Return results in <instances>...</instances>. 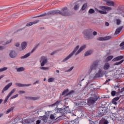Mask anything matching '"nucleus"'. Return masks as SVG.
<instances>
[{
	"label": "nucleus",
	"mask_w": 124,
	"mask_h": 124,
	"mask_svg": "<svg viewBox=\"0 0 124 124\" xmlns=\"http://www.w3.org/2000/svg\"><path fill=\"white\" fill-rule=\"evenodd\" d=\"M67 10V7H64L62 9V12L60 10H53L48 12L47 14L45 13L37 16H34L33 18H39L40 17H44L47 16V15H62V16H69V13L68 12H65Z\"/></svg>",
	"instance_id": "obj_1"
},
{
	"label": "nucleus",
	"mask_w": 124,
	"mask_h": 124,
	"mask_svg": "<svg viewBox=\"0 0 124 124\" xmlns=\"http://www.w3.org/2000/svg\"><path fill=\"white\" fill-rule=\"evenodd\" d=\"M100 96L98 95H94V96L90 97L87 99V105L90 107H93L94 103L97 101Z\"/></svg>",
	"instance_id": "obj_2"
},
{
	"label": "nucleus",
	"mask_w": 124,
	"mask_h": 124,
	"mask_svg": "<svg viewBox=\"0 0 124 124\" xmlns=\"http://www.w3.org/2000/svg\"><path fill=\"white\" fill-rule=\"evenodd\" d=\"M99 8L100 9H101V10H99L97 8H96L95 11H96V12H98V13H100V14H103L104 15L107 14V11H110V10H112V8L107 6H100L99 7Z\"/></svg>",
	"instance_id": "obj_3"
},
{
	"label": "nucleus",
	"mask_w": 124,
	"mask_h": 124,
	"mask_svg": "<svg viewBox=\"0 0 124 124\" xmlns=\"http://www.w3.org/2000/svg\"><path fill=\"white\" fill-rule=\"evenodd\" d=\"M83 33L84 34V37L86 40H90V39H93V35H92L91 29L84 31Z\"/></svg>",
	"instance_id": "obj_4"
},
{
	"label": "nucleus",
	"mask_w": 124,
	"mask_h": 124,
	"mask_svg": "<svg viewBox=\"0 0 124 124\" xmlns=\"http://www.w3.org/2000/svg\"><path fill=\"white\" fill-rule=\"evenodd\" d=\"M79 47V46H76L73 51L68 56H67L62 60V62H66V61L69 60V59H70V58H71V57H72V56H73V55H74V54H75V53H76V52L78 51Z\"/></svg>",
	"instance_id": "obj_5"
},
{
	"label": "nucleus",
	"mask_w": 124,
	"mask_h": 124,
	"mask_svg": "<svg viewBox=\"0 0 124 124\" xmlns=\"http://www.w3.org/2000/svg\"><path fill=\"white\" fill-rule=\"evenodd\" d=\"M107 108H99V117H102L107 113Z\"/></svg>",
	"instance_id": "obj_6"
},
{
	"label": "nucleus",
	"mask_w": 124,
	"mask_h": 124,
	"mask_svg": "<svg viewBox=\"0 0 124 124\" xmlns=\"http://www.w3.org/2000/svg\"><path fill=\"white\" fill-rule=\"evenodd\" d=\"M98 63H99V61L98 60H96L93 62V63L90 66V70H95L97 66H98Z\"/></svg>",
	"instance_id": "obj_7"
},
{
	"label": "nucleus",
	"mask_w": 124,
	"mask_h": 124,
	"mask_svg": "<svg viewBox=\"0 0 124 124\" xmlns=\"http://www.w3.org/2000/svg\"><path fill=\"white\" fill-rule=\"evenodd\" d=\"M104 71H102L101 69H99L98 71V73H96L95 75L94 78H100V77H103V75L105 74Z\"/></svg>",
	"instance_id": "obj_8"
},
{
	"label": "nucleus",
	"mask_w": 124,
	"mask_h": 124,
	"mask_svg": "<svg viewBox=\"0 0 124 124\" xmlns=\"http://www.w3.org/2000/svg\"><path fill=\"white\" fill-rule=\"evenodd\" d=\"M41 66H44L48 62V59H47V57L42 56L41 57V60L40 61Z\"/></svg>",
	"instance_id": "obj_9"
},
{
	"label": "nucleus",
	"mask_w": 124,
	"mask_h": 124,
	"mask_svg": "<svg viewBox=\"0 0 124 124\" xmlns=\"http://www.w3.org/2000/svg\"><path fill=\"white\" fill-rule=\"evenodd\" d=\"M16 92V89L14 88L8 94L6 98L5 99L4 101V104H5L7 102V100H8V99L9 98V97L12 95L13 93H14Z\"/></svg>",
	"instance_id": "obj_10"
},
{
	"label": "nucleus",
	"mask_w": 124,
	"mask_h": 124,
	"mask_svg": "<svg viewBox=\"0 0 124 124\" xmlns=\"http://www.w3.org/2000/svg\"><path fill=\"white\" fill-rule=\"evenodd\" d=\"M106 3V5L108 6L115 7L116 4H115V2L111 0H104Z\"/></svg>",
	"instance_id": "obj_11"
},
{
	"label": "nucleus",
	"mask_w": 124,
	"mask_h": 124,
	"mask_svg": "<svg viewBox=\"0 0 124 124\" xmlns=\"http://www.w3.org/2000/svg\"><path fill=\"white\" fill-rule=\"evenodd\" d=\"M112 37L110 36H106L105 37H99L97 38V40L98 41H105V40H109V39H111Z\"/></svg>",
	"instance_id": "obj_12"
},
{
	"label": "nucleus",
	"mask_w": 124,
	"mask_h": 124,
	"mask_svg": "<svg viewBox=\"0 0 124 124\" xmlns=\"http://www.w3.org/2000/svg\"><path fill=\"white\" fill-rule=\"evenodd\" d=\"M115 90H117V92L119 94L122 93L124 92V87H123L122 89H120V84H118L117 85L114 86Z\"/></svg>",
	"instance_id": "obj_13"
},
{
	"label": "nucleus",
	"mask_w": 124,
	"mask_h": 124,
	"mask_svg": "<svg viewBox=\"0 0 124 124\" xmlns=\"http://www.w3.org/2000/svg\"><path fill=\"white\" fill-rule=\"evenodd\" d=\"M57 113H62V116H60L59 117L56 118L57 121H61V120H62V116H64V113L62 112V108L57 109Z\"/></svg>",
	"instance_id": "obj_14"
},
{
	"label": "nucleus",
	"mask_w": 124,
	"mask_h": 124,
	"mask_svg": "<svg viewBox=\"0 0 124 124\" xmlns=\"http://www.w3.org/2000/svg\"><path fill=\"white\" fill-rule=\"evenodd\" d=\"M9 56L11 59H15L17 57V53L14 50H11L9 53Z\"/></svg>",
	"instance_id": "obj_15"
},
{
	"label": "nucleus",
	"mask_w": 124,
	"mask_h": 124,
	"mask_svg": "<svg viewBox=\"0 0 124 124\" xmlns=\"http://www.w3.org/2000/svg\"><path fill=\"white\" fill-rule=\"evenodd\" d=\"M109 124V121L105 118H102L99 122V124Z\"/></svg>",
	"instance_id": "obj_16"
},
{
	"label": "nucleus",
	"mask_w": 124,
	"mask_h": 124,
	"mask_svg": "<svg viewBox=\"0 0 124 124\" xmlns=\"http://www.w3.org/2000/svg\"><path fill=\"white\" fill-rule=\"evenodd\" d=\"M12 86V82H10L9 84H8L5 87H4L3 90H2V93H3L5 91H7L8 89H9V87H11Z\"/></svg>",
	"instance_id": "obj_17"
},
{
	"label": "nucleus",
	"mask_w": 124,
	"mask_h": 124,
	"mask_svg": "<svg viewBox=\"0 0 124 124\" xmlns=\"http://www.w3.org/2000/svg\"><path fill=\"white\" fill-rule=\"evenodd\" d=\"M124 8L123 6H119L117 8V14L120 15V14H123L124 12Z\"/></svg>",
	"instance_id": "obj_18"
},
{
	"label": "nucleus",
	"mask_w": 124,
	"mask_h": 124,
	"mask_svg": "<svg viewBox=\"0 0 124 124\" xmlns=\"http://www.w3.org/2000/svg\"><path fill=\"white\" fill-rule=\"evenodd\" d=\"M85 48H86V45H83L78 50V51L77 52V53H76L75 54V56H77V55H78L79 54H80V53H81V51L83 50L84 49H85Z\"/></svg>",
	"instance_id": "obj_19"
},
{
	"label": "nucleus",
	"mask_w": 124,
	"mask_h": 124,
	"mask_svg": "<svg viewBox=\"0 0 124 124\" xmlns=\"http://www.w3.org/2000/svg\"><path fill=\"white\" fill-rule=\"evenodd\" d=\"M120 98H121V97H116L114 98L112 100L111 103H112V104H114V105H117V101H118V100H119Z\"/></svg>",
	"instance_id": "obj_20"
},
{
	"label": "nucleus",
	"mask_w": 124,
	"mask_h": 124,
	"mask_svg": "<svg viewBox=\"0 0 124 124\" xmlns=\"http://www.w3.org/2000/svg\"><path fill=\"white\" fill-rule=\"evenodd\" d=\"M31 84H23L21 83H16V86H17V87H29V86H31Z\"/></svg>",
	"instance_id": "obj_21"
},
{
	"label": "nucleus",
	"mask_w": 124,
	"mask_h": 124,
	"mask_svg": "<svg viewBox=\"0 0 124 124\" xmlns=\"http://www.w3.org/2000/svg\"><path fill=\"white\" fill-rule=\"evenodd\" d=\"M123 59H124L123 56H119L114 58L112 60V62H118V61H121V60H123Z\"/></svg>",
	"instance_id": "obj_22"
},
{
	"label": "nucleus",
	"mask_w": 124,
	"mask_h": 124,
	"mask_svg": "<svg viewBox=\"0 0 124 124\" xmlns=\"http://www.w3.org/2000/svg\"><path fill=\"white\" fill-rule=\"evenodd\" d=\"M123 28H124V26H121L117 28L115 31V32L114 33L115 35H117V34H119V33L121 32V31H122V30H123Z\"/></svg>",
	"instance_id": "obj_23"
},
{
	"label": "nucleus",
	"mask_w": 124,
	"mask_h": 124,
	"mask_svg": "<svg viewBox=\"0 0 124 124\" xmlns=\"http://www.w3.org/2000/svg\"><path fill=\"white\" fill-rule=\"evenodd\" d=\"M41 120L43 121L44 124H46L48 121V117H47V116L46 115H44L43 116H41Z\"/></svg>",
	"instance_id": "obj_24"
},
{
	"label": "nucleus",
	"mask_w": 124,
	"mask_h": 124,
	"mask_svg": "<svg viewBox=\"0 0 124 124\" xmlns=\"http://www.w3.org/2000/svg\"><path fill=\"white\" fill-rule=\"evenodd\" d=\"M39 22V20H36L33 21V22H29L27 24V27H31V26H32V25H34V24H37V23Z\"/></svg>",
	"instance_id": "obj_25"
},
{
	"label": "nucleus",
	"mask_w": 124,
	"mask_h": 124,
	"mask_svg": "<svg viewBox=\"0 0 124 124\" xmlns=\"http://www.w3.org/2000/svg\"><path fill=\"white\" fill-rule=\"evenodd\" d=\"M93 51L92 50H89L87 51V52H86L84 53L85 57H88V56H91V55H92V54H93Z\"/></svg>",
	"instance_id": "obj_26"
},
{
	"label": "nucleus",
	"mask_w": 124,
	"mask_h": 124,
	"mask_svg": "<svg viewBox=\"0 0 124 124\" xmlns=\"http://www.w3.org/2000/svg\"><path fill=\"white\" fill-rule=\"evenodd\" d=\"M26 99H28V100H37L38 98L35 97H30V96H26Z\"/></svg>",
	"instance_id": "obj_27"
},
{
	"label": "nucleus",
	"mask_w": 124,
	"mask_h": 124,
	"mask_svg": "<svg viewBox=\"0 0 124 124\" xmlns=\"http://www.w3.org/2000/svg\"><path fill=\"white\" fill-rule=\"evenodd\" d=\"M27 42H24L23 43H21V48H22V50H25V49H26V48L27 47Z\"/></svg>",
	"instance_id": "obj_28"
},
{
	"label": "nucleus",
	"mask_w": 124,
	"mask_h": 124,
	"mask_svg": "<svg viewBox=\"0 0 124 124\" xmlns=\"http://www.w3.org/2000/svg\"><path fill=\"white\" fill-rule=\"evenodd\" d=\"M69 91V90H68V89H67L64 90L63 92L62 93V95H64V96H66V95H68L67 93Z\"/></svg>",
	"instance_id": "obj_29"
},
{
	"label": "nucleus",
	"mask_w": 124,
	"mask_h": 124,
	"mask_svg": "<svg viewBox=\"0 0 124 124\" xmlns=\"http://www.w3.org/2000/svg\"><path fill=\"white\" fill-rule=\"evenodd\" d=\"M109 67H110V65L108 63H106L104 65V69H105V70H107V69H108Z\"/></svg>",
	"instance_id": "obj_30"
},
{
	"label": "nucleus",
	"mask_w": 124,
	"mask_h": 124,
	"mask_svg": "<svg viewBox=\"0 0 124 124\" xmlns=\"http://www.w3.org/2000/svg\"><path fill=\"white\" fill-rule=\"evenodd\" d=\"M31 56V53H28L26 54H25L23 56H21L20 57L21 59H27V58H28V57H30Z\"/></svg>",
	"instance_id": "obj_31"
},
{
	"label": "nucleus",
	"mask_w": 124,
	"mask_h": 124,
	"mask_svg": "<svg viewBox=\"0 0 124 124\" xmlns=\"http://www.w3.org/2000/svg\"><path fill=\"white\" fill-rule=\"evenodd\" d=\"M87 6H88V3H84L81 7V10L82 11H84V10H85V9L87 8Z\"/></svg>",
	"instance_id": "obj_32"
},
{
	"label": "nucleus",
	"mask_w": 124,
	"mask_h": 124,
	"mask_svg": "<svg viewBox=\"0 0 124 124\" xmlns=\"http://www.w3.org/2000/svg\"><path fill=\"white\" fill-rule=\"evenodd\" d=\"M80 7V5L79 4H77L75 5L74 7V10L77 11L78 9H79V8Z\"/></svg>",
	"instance_id": "obj_33"
},
{
	"label": "nucleus",
	"mask_w": 124,
	"mask_h": 124,
	"mask_svg": "<svg viewBox=\"0 0 124 124\" xmlns=\"http://www.w3.org/2000/svg\"><path fill=\"white\" fill-rule=\"evenodd\" d=\"M25 70V68L23 67H20L17 69V72H21L22 71H24Z\"/></svg>",
	"instance_id": "obj_34"
},
{
	"label": "nucleus",
	"mask_w": 124,
	"mask_h": 124,
	"mask_svg": "<svg viewBox=\"0 0 124 124\" xmlns=\"http://www.w3.org/2000/svg\"><path fill=\"white\" fill-rule=\"evenodd\" d=\"M113 58V56H109L106 59V62H109V61H111V60H112Z\"/></svg>",
	"instance_id": "obj_35"
},
{
	"label": "nucleus",
	"mask_w": 124,
	"mask_h": 124,
	"mask_svg": "<svg viewBox=\"0 0 124 124\" xmlns=\"http://www.w3.org/2000/svg\"><path fill=\"white\" fill-rule=\"evenodd\" d=\"M60 102H61V101L58 100L55 103L51 105V106H58V105H59V104H60Z\"/></svg>",
	"instance_id": "obj_36"
},
{
	"label": "nucleus",
	"mask_w": 124,
	"mask_h": 124,
	"mask_svg": "<svg viewBox=\"0 0 124 124\" xmlns=\"http://www.w3.org/2000/svg\"><path fill=\"white\" fill-rule=\"evenodd\" d=\"M124 62V60H122L119 62H116V63H114V65H119V64L123 63Z\"/></svg>",
	"instance_id": "obj_37"
},
{
	"label": "nucleus",
	"mask_w": 124,
	"mask_h": 124,
	"mask_svg": "<svg viewBox=\"0 0 124 124\" xmlns=\"http://www.w3.org/2000/svg\"><path fill=\"white\" fill-rule=\"evenodd\" d=\"M39 46V44H37L31 51V53H32L34 52L35 50L37 48V47Z\"/></svg>",
	"instance_id": "obj_38"
},
{
	"label": "nucleus",
	"mask_w": 124,
	"mask_h": 124,
	"mask_svg": "<svg viewBox=\"0 0 124 124\" xmlns=\"http://www.w3.org/2000/svg\"><path fill=\"white\" fill-rule=\"evenodd\" d=\"M69 124H77L78 122H76V120L71 121L69 123Z\"/></svg>",
	"instance_id": "obj_39"
},
{
	"label": "nucleus",
	"mask_w": 124,
	"mask_h": 124,
	"mask_svg": "<svg viewBox=\"0 0 124 124\" xmlns=\"http://www.w3.org/2000/svg\"><path fill=\"white\" fill-rule=\"evenodd\" d=\"M55 80V78H48L47 79V81L50 83V82H54Z\"/></svg>",
	"instance_id": "obj_40"
},
{
	"label": "nucleus",
	"mask_w": 124,
	"mask_h": 124,
	"mask_svg": "<svg viewBox=\"0 0 124 124\" xmlns=\"http://www.w3.org/2000/svg\"><path fill=\"white\" fill-rule=\"evenodd\" d=\"M95 11L94 10H93V9H90L88 13L90 14H93V13H94Z\"/></svg>",
	"instance_id": "obj_41"
},
{
	"label": "nucleus",
	"mask_w": 124,
	"mask_h": 124,
	"mask_svg": "<svg viewBox=\"0 0 124 124\" xmlns=\"http://www.w3.org/2000/svg\"><path fill=\"white\" fill-rule=\"evenodd\" d=\"M5 70H7V67H4L3 68H1L0 69V72L5 71Z\"/></svg>",
	"instance_id": "obj_42"
},
{
	"label": "nucleus",
	"mask_w": 124,
	"mask_h": 124,
	"mask_svg": "<svg viewBox=\"0 0 124 124\" xmlns=\"http://www.w3.org/2000/svg\"><path fill=\"white\" fill-rule=\"evenodd\" d=\"M116 93H118V92H117L115 91H113L111 93V94L112 96H115V95H116Z\"/></svg>",
	"instance_id": "obj_43"
},
{
	"label": "nucleus",
	"mask_w": 124,
	"mask_h": 124,
	"mask_svg": "<svg viewBox=\"0 0 124 124\" xmlns=\"http://www.w3.org/2000/svg\"><path fill=\"white\" fill-rule=\"evenodd\" d=\"M119 46H120V47H122V50H124V42H122V43L120 44Z\"/></svg>",
	"instance_id": "obj_44"
},
{
	"label": "nucleus",
	"mask_w": 124,
	"mask_h": 124,
	"mask_svg": "<svg viewBox=\"0 0 124 124\" xmlns=\"http://www.w3.org/2000/svg\"><path fill=\"white\" fill-rule=\"evenodd\" d=\"M12 110H13V108H11L10 109L7 110V111L6 112V114H9V113H10V112H11Z\"/></svg>",
	"instance_id": "obj_45"
},
{
	"label": "nucleus",
	"mask_w": 124,
	"mask_h": 124,
	"mask_svg": "<svg viewBox=\"0 0 124 124\" xmlns=\"http://www.w3.org/2000/svg\"><path fill=\"white\" fill-rule=\"evenodd\" d=\"M40 68L43 70H47V69H49V68L45 67H40Z\"/></svg>",
	"instance_id": "obj_46"
},
{
	"label": "nucleus",
	"mask_w": 124,
	"mask_h": 124,
	"mask_svg": "<svg viewBox=\"0 0 124 124\" xmlns=\"http://www.w3.org/2000/svg\"><path fill=\"white\" fill-rule=\"evenodd\" d=\"M18 94H16L15 95H13L11 97V99H14V98H16V97H18Z\"/></svg>",
	"instance_id": "obj_47"
},
{
	"label": "nucleus",
	"mask_w": 124,
	"mask_h": 124,
	"mask_svg": "<svg viewBox=\"0 0 124 124\" xmlns=\"http://www.w3.org/2000/svg\"><path fill=\"white\" fill-rule=\"evenodd\" d=\"M68 108L66 107V108H64V111L65 113H69V110H68Z\"/></svg>",
	"instance_id": "obj_48"
},
{
	"label": "nucleus",
	"mask_w": 124,
	"mask_h": 124,
	"mask_svg": "<svg viewBox=\"0 0 124 124\" xmlns=\"http://www.w3.org/2000/svg\"><path fill=\"white\" fill-rule=\"evenodd\" d=\"M19 93H20V94H23V93H26V92L24 91H19Z\"/></svg>",
	"instance_id": "obj_49"
},
{
	"label": "nucleus",
	"mask_w": 124,
	"mask_h": 124,
	"mask_svg": "<svg viewBox=\"0 0 124 124\" xmlns=\"http://www.w3.org/2000/svg\"><path fill=\"white\" fill-rule=\"evenodd\" d=\"M50 118L51 120H54V119H55V116H54V115H53V114H51V115H50Z\"/></svg>",
	"instance_id": "obj_50"
},
{
	"label": "nucleus",
	"mask_w": 124,
	"mask_h": 124,
	"mask_svg": "<svg viewBox=\"0 0 124 124\" xmlns=\"http://www.w3.org/2000/svg\"><path fill=\"white\" fill-rule=\"evenodd\" d=\"M57 52H58V50L53 51L52 53L50 54L51 56H54V55H55V54H56Z\"/></svg>",
	"instance_id": "obj_51"
},
{
	"label": "nucleus",
	"mask_w": 124,
	"mask_h": 124,
	"mask_svg": "<svg viewBox=\"0 0 124 124\" xmlns=\"http://www.w3.org/2000/svg\"><path fill=\"white\" fill-rule=\"evenodd\" d=\"M121 24V20L120 19L117 20V24L120 25Z\"/></svg>",
	"instance_id": "obj_52"
},
{
	"label": "nucleus",
	"mask_w": 124,
	"mask_h": 124,
	"mask_svg": "<svg viewBox=\"0 0 124 124\" xmlns=\"http://www.w3.org/2000/svg\"><path fill=\"white\" fill-rule=\"evenodd\" d=\"M93 35L95 36L97 34V32L94 31L93 33Z\"/></svg>",
	"instance_id": "obj_53"
},
{
	"label": "nucleus",
	"mask_w": 124,
	"mask_h": 124,
	"mask_svg": "<svg viewBox=\"0 0 124 124\" xmlns=\"http://www.w3.org/2000/svg\"><path fill=\"white\" fill-rule=\"evenodd\" d=\"M74 68V67L72 66L69 70H68V71L69 72L70 71H71L72 70V69H73V68Z\"/></svg>",
	"instance_id": "obj_54"
},
{
	"label": "nucleus",
	"mask_w": 124,
	"mask_h": 124,
	"mask_svg": "<svg viewBox=\"0 0 124 124\" xmlns=\"http://www.w3.org/2000/svg\"><path fill=\"white\" fill-rule=\"evenodd\" d=\"M73 93V91H70L69 93H68L67 94V95H69L71 94V93Z\"/></svg>",
	"instance_id": "obj_55"
},
{
	"label": "nucleus",
	"mask_w": 124,
	"mask_h": 124,
	"mask_svg": "<svg viewBox=\"0 0 124 124\" xmlns=\"http://www.w3.org/2000/svg\"><path fill=\"white\" fill-rule=\"evenodd\" d=\"M89 122H90V124H94V122L93 121H91V120H89Z\"/></svg>",
	"instance_id": "obj_56"
},
{
	"label": "nucleus",
	"mask_w": 124,
	"mask_h": 124,
	"mask_svg": "<svg viewBox=\"0 0 124 124\" xmlns=\"http://www.w3.org/2000/svg\"><path fill=\"white\" fill-rule=\"evenodd\" d=\"M109 81H110V79H108V80H106V81L105 82V83H104L105 85L107 84V83H108V82H109Z\"/></svg>",
	"instance_id": "obj_57"
},
{
	"label": "nucleus",
	"mask_w": 124,
	"mask_h": 124,
	"mask_svg": "<svg viewBox=\"0 0 124 124\" xmlns=\"http://www.w3.org/2000/svg\"><path fill=\"white\" fill-rule=\"evenodd\" d=\"M109 23L108 22H106V23H105V26H106V27H109Z\"/></svg>",
	"instance_id": "obj_58"
},
{
	"label": "nucleus",
	"mask_w": 124,
	"mask_h": 124,
	"mask_svg": "<svg viewBox=\"0 0 124 124\" xmlns=\"http://www.w3.org/2000/svg\"><path fill=\"white\" fill-rule=\"evenodd\" d=\"M40 123H41V121H40V120H37L36 121V124H40Z\"/></svg>",
	"instance_id": "obj_59"
},
{
	"label": "nucleus",
	"mask_w": 124,
	"mask_h": 124,
	"mask_svg": "<svg viewBox=\"0 0 124 124\" xmlns=\"http://www.w3.org/2000/svg\"><path fill=\"white\" fill-rule=\"evenodd\" d=\"M39 83V81L38 80H36L35 82L33 83V85H35V84H37Z\"/></svg>",
	"instance_id": "obj_60"
},
{
	"label": "nucleus",
	"mask_w": 124,
	"mask_h": 124,
	"mask_svg": "<svg viewBox=\"0 0 124 124\" xmlns=\"http://www.w3.org/2000/svg\"><path fill=\"white\" fill-rule=\"evenodd\" d=\"M16 47H19V46H20V44H19V43H16Z\"/></svg>",
	"instance_id": "obj_61"
},
{
	"label": "nucleus",
	"mask_w": 124,
	"mask_h": 124,
	"mask_svg": "<svg viewBox=\"0 0 124 124\" xmlns=\"http://www.w3.org/2000/svg\"><path fill=\"white\" fill-rule=\"evenodd\" d=\"M4 49V47L2 46H0V50H3Z\"/></svg>",
	"instance_id": "obj_62"
},
{
	"label": "nucleus",
	"mask_w": 124,
	"mask_h": 124,
	"mask_svg": "<svg viewBox=\"0 0 124 124\" xmlns=\"http://www.w3.org/2000/svg\"><path fill=\"white\" fill-rule=\"evenodd\" d=\"M4 77V75H2L0 77V80L1 79H2V78H3V77Z\"/></svg>",
	"instance_id": "obj_63"
},
{
	"label": "nucleus",
	"mask_w": 124,
	"mask_h": 124,
	"mask_svg": "<svg viewBox=\"0 0 124 124\" xmlns=\"http://www.w3.org/2000/svg\"><path fill=\"white\" fill-rule=\"evenodd\" d=\"M12 41V40H11L10 41H7V42H6V44H8L9 43H10V42H11Z\"/></svg>",
	"instance_id": "obj_64"
}]
</instances>
